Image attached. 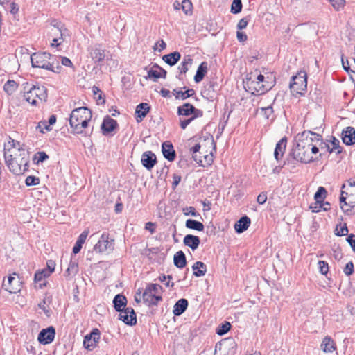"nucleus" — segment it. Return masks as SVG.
I'll list each match as a JSON object with an SVG mask.
<instances>
[{
	"instance_id": "obj_1",
	"label": "nucleus",
	"mask_w": 355,
	"mask_h": 355,
	"mask_svg": "<svg viewBox=\"0 0 355 355\" xmlns=\"http://www.w3.org/2000/svg\"><path fill=\"white\" fill-rule=\"evenodd\" d=\"M12 150L10 154L4 152L5 162L10 171L15 175H19L28 171L29 164V154L27 150L20 147L18 141L12 140Z\"/></svg>"
},
{
	"instance_id": "obj_2",
	"label": "nucleus",
	"mask_w": 355,
	"mask_h": 355,
	"mask_svg": "<svg viewBox=\"0 0 355 355\" xmlns=\"http://www.w3.org/2000/svg\"><path fill=\"white\" fill-rule=\"evenodd\" d=\"M341 209L347 215L355 214V182L349 180L343 184L340 196Z\"/></svg>"
},
{
	"instance_id": "obj_3",
	"label": "nucleus",
	"mask_w": 355,
	"mask_h": 355,
	"mask_svg": "<svg viewBox=\"0 0 355 355\" xmlns=\"http://www.w3.org/2000/svg\"><path fill=\"white\" fill-rule=\"evenodd\" d=\"M92 116V112L86 107L74 109L70 115L69 124L74 134H82Z\"/></svg>"
},
{
	"instance_id": "obj_4",
	"label": "nucleus",
	"mask_w": 355,
	"mask_h": 355,
	"mask_svg": "<svg viewBox=\"0 0 355 355\" xmlns=\"http://www.w3.org/2000/svg\"><path fill=\"white\" fill-rule=\"evenodd\" d=\"M31 60L33 67L42 68L53 72H58L55 70V64H57V69L61 68L58 65L57 57L47 52H37L33 53L31 55Z\"/></svg>"
},
{
	"instance_id": "obj_5",
	"label": "nucleus",
	"mask_w": 355,
	"mask_h": 355,
	"mask_svg": "<svg viewBox=\"0 0 355 355\" xmlns=\"http://www.w3.org/2000/svg\"><path fill=\"white\" fill-rule=\"evenodd\" d=\"M298 140L296 146L292 150L291 155L293 158L302 163H309L313 161V157L310 153L311 146V140L300 138L298 135Z\"/></svg>"
},
{
	"instance_id": "obj_6",
	"label": "nucleus",
	"mask_w": 355,
	"mask_h": 355,
	"mask_svg": "<svg viewBox=\"0 0 355 355\" xmlns=\"http://www.w3.org/2000/svg\"><path fill=\"white\" fill-rule=\"evenodd\" d=\"M24 98L32 105H36L37 98L40 101H46L47 98V89L44 86L30 85L28 83L24 84Z\"/></svg>"
},
{
	"instance_id": "obj_7",
	"label": "nucleus",
	"mask_w": 355,
	"mask_h": 355,
	"mask_svg": "<svg viewBox=\"0 0 355 355\" xmlns=\"http://www.w3.org/2000/svg\"><path fill=\"white\" fill-rule=\"evenodd\" d=\"M244 84L245 89L252 95H261L265 94L272 87V85L269 83H267V84L263 83L256 80H251V78H247L244 82Z\"/></svg>"
},
{
	"instance_id": "obj_8",
	"label": "nucleus",
	"mask_w": 355,
	"mask_h": 355,
	"mask_svg": "<svg viewBox=\"0 0 355 355\" xmlns=\"http://www.w3.org/2000/svg\"><path fill=\"white\" fill-rule=\"evenodd\" d=\"M306 74L300 73L297 76H293L292 81L290 83V88L293 92L297 94H302V91L306 89Z\"/></svg>"
},
{
	"instance_id": "obj_9",
	"label": "nucleus",
	"mask_w": 355,
	"mask_h": 355,
	"mask_svg": "<svg viewBox=\"0 0 355 355\" xmlns=\"http://www.w3.org/2000/svg\"><path fill=\"white\" fill-rule=\"evenodd\" d=\"M90 56L94 62L99 66H102L105 60H109V55L102 49L101 45L96 44L90 49Z\"/></svg>"
},
{
	"instance_id": "obj_10",
	"label": "nucleus",
	"mask_w": 355,
	"mask_h": 355,
	"mask_svg": "<svg viewBox=\"0 0 355 355\" xmlns=\"http://www.w3.org/2000/svg\"><path fill=\"white\" fill-rule=\"evenodd\" d=\"M114 249V240H109V234L106 233L102 234L100 239L94 245V250L99 253H103L106 250L112 251Z\"/></svg>"
},
{
	"instance_id": "obj_11",
	"label": "nucleus",
	"mask_w": 355,
	"mask_h": 355,
	"mask_svg": "<svg viewBox=\"0 0 355 355\" xmlns=\"http://www.w3.org/2000/svg\"><path fill=\"white\" fill-rule=\"evenodd\" d=\"M100 331L98 329H94L92 331L84 337L83 345L89 351L93 350L100 339Z\"/></svg>"
},
{
	"instance_id": "obj_12",
	"label": "nucleus",
	"mask_w": 355,
	"mask_h": 355,
	"mask_svg": "<svg viewBox=\"0 0 355 355\" xmlns=\"http://www.w3.org/2000/svg\"><path fill=\"white\" fill-rule=\"evenodd\" d=\"M119 313V319L125 324L133 326L137 324L136 313L132 307H127Z\"/></svg>"
},
{
	"instance_id": "obj_13",
	"label": "nucleus",
	"mask_w": 355,
	"mask_h": 355,
	"mask_svg": "<svg viewBox=\"0 0 355 355\" xmlns=\"http://www.w3.org/2000/svg\"><path fill=\"white\" fill-rule=\"evenodd\" d=\"M55 329L52 326L43 329L38 334L37 340L40 343L47 345L52 343L55 338Z\"/></svg>"
},
{
	"instance_id": "obj_14",
	"label": "nucleus",
	"mask_w": 355,
	"mask_h": 355,
	"mask_svg": "<svg viewBox=\"0 0 355 355\" xmlns=\"http://www.w3.org/2000/svg\"><path fill=\"white\" fill-rule=\"evenodd\" d=\"M2 286L6 291L10 293H17L21 291L19 279L12 276H9L7 282L4 280Z\"/></svg>"
},
{
	"instance_id": "obj_15",
	"label": "nucleus",
	"mask_w": 355,
	"mask_h": 355,
	"mask_svg": "<svg viewBox=\"0 0 355 355\" xmlns=\"http://www.w3.org/2000/svg\"><path fill=\"white\" fill-rule=\"evenodd\" d=\"M141 162L144 167L150 171L157 163L156 155L152 151H146L141 155Z\"/></svg>"
},
{
	"instance_id": "obj_16",
	"label": "nucleus",
	"mask_w": 355,
	"mask_h": 355,
	"mask_svg": "<svg viewBox=\"0 0 355 355\" xmlns=\"http://www.w3.org/2000/svg\"><path fill=\"white\" fill-rule=\"evenodd\" d=\"M144 302L148 306L157 305L162 300L159 295L153 294L149 288H146L142 295Z\"/></svg>"
},
{
	"instance_id": "obj_17",
	"label": "nucleus",
	"mask_w": 355,
	"mask_h": 355,
	"mask_svg": "<svg viewBox=\"0 0 355 355\" xmlns=\"http://www.w3.org/2000/svg\"><path fill=\"white\" fill-rule=\"evenodd\" d=\"M118 123L116 120L112 119L110 116H106L101 124L102 132L104 135H107L116 129Z\"/></svg>"
},
{
	"instance_id": "obj_18",
	"label": "nucleus",
	"mask_w": 355,
	"mask_h": 355,
	"mask_svg": "<svg viewBox=\"0 0 355 355\" xmlns=\"http://www.w3.org/2000/svg\"><path fill=\"white\" fill-rule=\"evenodd\" d=\"M343 142L347 145H353L355 144V129L353 127L348 126L342 132Z\"/></svg>"
},
{
	"instance_id": "obj_19",
	"label": "nucleus",
	"mask_w": 355,
	"mask_h": 355,
	"mask_svg": "<svg viewBox=\"0 0 355 355\" xmlns=\"http://www.w3.org/2000/svg\"><path fill=\"white\" fill-rule=\"evenodd\" d=\"M162 151L164 158L169 162H173L175 159L176 153L170 141H165L162 144Z\"/></svg>"
},
{
	"instance_id": "obj_20",
	"label": "nucleus",
	"mask_w": 355,
	"mask_h": 355,
	"mask_svg": "<svg viewBox=\"0 0 355 355\" xmlns=\"http://www.w3.org/2000/svg\"><path fill=\"white\" fill-rule=\"evenodd\" d=\"M287 139L286 137L282 138L276 144L275 151H274V157L275 159L278 162L279 161L284 153L286 148Z\"/></svg>"
},
{
	"instance_id": "obj_21",
	"label": "nucleus",
	"mask_w": 355,
	"mask_h": 355,
	"mask_svg": "<svg viewBox=\"0 0 355 355\" xmlns=\"http://www.w3.org/2000/svg\"><path fill=\"white\" fill-rule=\"evenodd\" d=\"M251 223L250 218L244 216L240 218V219L234 224L235 231L239 233H243L249 227Z\"/></svg>"
},
{
	"instance_id": "obj_22",
	"label": "nucleus",
	"mask_w": 355,
	"mask_h": 355,
	"mask_svg": "<svg viewBox=\"0 0 355 355\" xmlns=\"http://www.w3.org/2000/svg\"><path fill=\"white\" fill-rule=\"evenodd\" d=\"M127 298L122 294H117L113 299L114 308L117 312L125 309L127 305Z\"/></svg>"
},
{
	"instance_id": "obj_23",
	"label": "nucleus",
	"mask_w": 355,
	"mask_h": 355,
	"mask_svg": "<svg viewBox=\"0 0 355 355\" xmlns=\"http://www.w3.org/2000/svg\"><path fill=\"white\" fill-rule=\"evenodd\" d=\"M150 106L146 103H141L136 107L135 114H137V122H141L147 115L150 110Z\"/></svg>"
},
{
	"instance_id": "obj_24",
	"label": "nucleus",
	"mask_w": 355,
	"mask_h": 355,
	"mask_svg": "<svg viewBox=\"0 0 355 355\" xmlns=\"http://www.w3.org/2000/svg\"><path fill=\"white\" fill-rule=\"evenodd\" d=\"M184 245L189 247L193 250H196L200 243V238L193 234H187L183 239Z\"/></svg>"
},
{
	"instance_id": "obj_25",
	"label": "nucleus",
	"mask_w": 355,
	"mask_h": 355,
	"mask_svg": "<svg viewBox=\"0 0 355 355\" xmlns=\"http://www.w3.org/2000/svg\"><path fill=\"white\" fill-rule=\"evenodd\" d=\"M173 8L175 10H180L186 15H190L192 12L193 5L189 0H183L181 3L175 1L173 3Z\"/></svg>"
},
{
	"instance_id": "obj_26",
	"label": "nucleus",
	"mask_w": 355,
	"mask_h": 355,
	"mask_svg": "<svg viewBox=\"0 0 355 355\" xmlns=\"http://www.w3.org/2000/svg\"><path fill=\"white\" fill-rule=\"evenodd\" d=\"M188 304L187 299L182 298L178 300L173 306V313L174 315L179 316L182 315L187 310Z\"/></svg>"
},
{
	"instance_id": "obj_27",
	"label": "nucleus",
	"mask_w": 355,
	"mask_h": 355,
	"mask_svg": "<svg viewBox=\"0 0 355 355\" xmlns=\"http://www.w3.org/2000/svg\"><path fill=\"white\" fill-rule=\"evenodd\" d=\"M320 347L324 352H332L336 349L334 341L328 336L323 338Z\"/></svg>"
},
{
	"instance_id": "obj_28",
	"label": "nucleus",
	"mask_w": 355,
	"mask_h": 355,
	"mask_svg": "<svg viewBox=\"0 0 355 355\" xmlns=\"http://www.w3.org/2000/svg\"><path fill=\"white\" fill-rule=\"evenodd\" d=\"M194 110V106L189 103H185L182 105L178 107L177 114L180 117L189 116L192 115Z\"/></svg>"
},
{
	"instance_id": "obj_29",
	"label": "nucleus",
	"mask_w": 355,
	"mask_h": 355,
	"mask_svg": "<svg viewBox=\"0 0 355 355\" xmlns=\"http://www.w3.org/2000/svg\"><path fill=\"white\" fill-rule=\"evenodd\" d=\"M208 64L206 62H202L198 67L196 73L194 76V81L196 83H200L204 77L207 73Z\"/></svg>"
},
{
	"instance_id": "obj_30",
	"label": "nucleus",
	"mask_w": 355,
	"mask_h": 355,
	"mask_svg": "<svg viewBox=\"0 0 355 355\" xmlns=\"http://www.w3.org/2000/svg\"><path fill=\"white\" fill-rule=\"evenodd\" d=\"M180 58L181 55L178 51H174L162 57V60L170 66L175 65Z\"/></svg>"
},
{
	"instance_id": "obj_31",
	"label": "nucleus",
	"mask_w": 355,
	"mask_h": 355,
	"mask_svg": "<svg viewBox=\"0 0 355 355\" xmlns=\"http://www.w3.org/2000/svg\"><path fill=\"white\" fill-rule=\"evenodd\" d=\"M174 265L178 268H183L187 264L186 256L184 253L180 250L174 254Z\"/></svg>"
},
{
	"instance_id": "obj_32",
	"label": "nucleus",
	"mask_w": 355,
	"mask_h": 355,
	"mask_svg": "<svg viewBox=\"0 0 355 355\" xmlns=\"http://www.w3.org/2000/svg\"><path fill=\"white\" fill-rule=\"evenodd\" d=\"M193 275L198 277H202L206 274L207 266L202 261H196L192 266Z\"/></svg>"
},
{
	"instance_id": "obj_33",
	"label": "nucleus",
	"mask_w": 355,
	"mask_h": 355,
	"mask_svg": "<svg viewBox=\"0 0 355 355\" xmlns=\"http://www.w3.org/2000/svg\"><path fill=\"white\" fill-rule=\"evenodd\" d=\"M88 233L89 231L85 230L80 234L73 248V253L77 254L80 251L83 243L85 242Z\"/></svg>"
},
{
	"instance_id": "obj_34",
	"label": "nucleus",
	"mask_w": 355,
	"mask_h": 355,
	"mask_svg": "<svg viewBox=\"0 0 355 355\" xmlns=\"http://www.w3.org/2000/svg\"><path fill=\"white\" fill-rule=\"evenodd\" d=\"M183 89H185L184 92L173 89V94L175 96V98L185 100L195 94V90L193 89H187L186 87H184Z\"/></svg>"
},
{
	"instance_id": "obj_35",
	"label": "nucleus",
	"mask_w": 355,
	"mask_h": 355,
	"mask_svg": "<svg viewBox=\"0 0 355 355\" xmlns=\"http://www.w3.org/2000/svg\"><path fill=\"white\" fill-rule=\"evenodd\" d=\"M201 155H193V159L195 162H196L200 166H205L206 165H210L213 162L212 155H203V159H202Z\"/></svg>"
},
{
	"instance_id": "obj_36",
	"label": "nucleus",
	"mask_w": 355,
	"mask_h": 355,
	"mask_svg": "<svg viewBox=\"0 0 355 355\" xmlns=\"http://www.w3.org/2000/svg\"><path fill=\"white\" fill-rule=\"evenodd\" d=\"M192 64L193 59L191 58L190 55H187L184 57L183 60L178 66V70L180 71V73L185 74L188 71L189 67H191Z\"/></svg>"
},
{
	"instance_id": "obj_37",
	"label": "nucleus",
	"mask_w": 355,
	"mask_h": 355,
	"mask_svg": "<svg viewBox=\"0 0 355 355\" xmlns=\"http://www.w3.org/2000/svg\"><path fill=\"white\" fill-rule=\"evenodd\" d=\"M299 135H300V138L311 140L312 142L313 141L322 140V136L320 134L313 132L311 130H305V131L302 132Z\"/></svg>"
},
{
	"instance_id": "obj_38",
	"label": "nucleus",
	"mask_w": 355,
	"mask_h": 355,
	"mask_svg": "<svg viewBox=\"0 0 355 355\" xmlns=\"http://www.w3.org/2000/svg\"><path fill=\"white\" fill-rule=\"evenodd\" d=\"M185 226L188 229H191L200 232L204 230V225L201 222L193 219L187 220Z\"/></svg>"
},
{
	"instance_id": "obj_39",
	"label": "nucleus",
	"mask_w": 355,
	"mask_h": 355,
	"mask_svg": "<svg viewBox=\"0 0 355 355\" xmlns=\"http://www.w3.org/2000/svg\"><path fill=\"white\" fill-rule=\"evenodd\" d=\"M17 88V84L15 80H8L4 85V91L8 94H12Z\"/></svg>"
},
{
	"instance_id": "obj_40",
	"label": "nucleus",
	"mask_w": 355,
	"mask_h": 355,
	"mask_svg": "<svg viewBox=\"0 0 355 355\" xmlns=\"http://www.w3.org/2000/svg\"><path fill=\"white\" fill-rule=\"evenodd\" d=\"M231 328V324L229 322H224L221 324H220L217 329H216V334L220 336H223L225 334H227Z\"/></svg>"
},
{
	"instance_id": "obj_41",
	"label": "nucleus",
	"mask_w": 355,
	"mask_h": 355,
	"mask_svg": "<svg viewBox=\"0 0 355 355\" xmlns=\"http://www.w3.org/2000/svg\"><path fill=\"white\" fill-rule=\"evenodd\" d=\"M331 140L332 147L329 150V153H333L336 150V154H340L342 152V147L340 146V141L335 137H332Z\"/></svg>"
},
{
	"instance_id": "obj_42",
	"label": "nucleus",
	"mask_w": 355,
	"mask_h": 355,
	"mask_svg": "<svg viewBox=\"0 0 355 355\" xmlns=\"http://www.w3.org/2000/svg\"><path fill=\"white\" fill-rule=\"evenodd\" d=\"M78 272V265L76 261H71L65 271L68 275H75Z\"/></svg>"
},
{
	"instance_id": "obj_43",
	"label": "nucleus",
	"mask_w": 355,
	"mask_h": 355,
	"mask_svg": "<svg viewBox=\"0 0 355 355\" xmlns=\"http://www.w3.org/2000/svg\"><path fill=\"white\" fill-rule=\"evenodd\" d=\"M242 7L241 0H233L231 6V12L233 14H238L241 12Z\"/></svg>"
},
{
	"instance_id": "obj_44",
	"label": "nucleus",
	"mask_w": 355,
	"mask_h": 355,
	"mask_svg": "<svg viewBox=\"0 0 355 355\" xmlns=\"http://www.w3.org/2000/svg\"><path fill=\"white\" fill-rule=\"evenodd\" d=\"M327 191L324 187H320L314 195V199L315 200H323L326 198Z\"/></svg>"
},
{
	"instance_id": "obj_45",
	"label": "nucleus",
	"mask_w": 355,
	"mask_h": 355,
	"mask_svg": "<svg viewBox=\"0 0 355 355\" xmlns=\"http://www.w3.org/2000/svg\"><path fill=\"white\" fill-rule=\"evenodd\" d=\"M182 211L185 216H191L193 217L199 216L200 214L196 210L195 207L192 206L186 207L182 209Z\"/></svg>"
},
{
	"instance_id": "obj_46",
	"label": "nucleus",
	"mask_w": 355,
	"mask_h": 355,
	"mask_svg": "<svg viewBox=\"0 0 355 355\" xmlns=\"http://www.w3.org/2000/svg\"><path fill=\"white\" fill-rule=\"evenodd\" d=\"M25 184L26 186H35L40 184V179L33 175L28 176L25 180Z\"/></svg>"
},
{
	"instance_id": "obj_47",
	"label": "nucleus",
	"mask_w": 355,
	"mask_h": 355,
	"mask_svg": "<svg viewBox=\"0 0 355 355\" xmlns=\"http://www.w3.org/2000/svg\"><path fill=\"white\" fill-rule=\"evenodd\" d=\"M148 77L149 78H153L154 80L161 78L159 70L158 71L156 67H152V68L148 71Z\"/></svg>"
},
{
	"instance_id": "obj_48",
	"label": "nucleus",
	"mask_w": 355,
	"mask_h": 355,
	"mask_svg": "<svg viewBox=\"0 0 355 355\" xmlns=\"http://www.w3.org/2000/svg\"><path fill=\"white\" fill-rule=\"evenodd\" d=\"M35 159H37V164L44 162L49 159V155L44 151L37 152L35 155Z\"/></svg>"
},
{
	"instance_id": "obj_49",
	"label": "nucleus",
	"mask_w": 355,
	"mask_h": 355,
	"mask_svg": "<svg viewBox=\"0 0 355 355\" xmlns=\"http://www.w3.org/2000/svg\"><path fill=\"white\" fill-rule=\"evenodd\" d=\"M146 288H149L150 291L155 295H158L162 292V287L157 284H149L146 286Z\"/></svg>"
},
{
	"instance_id": "obj_50",
	"label": "nucleus",
	"mask_w": 355,
	"mask_h": 355,
	"mask_svg": "<svg viewBox=\"0 0 355 355\" xmlns=\"http://www.w3.org/2000/svg\"><path fill=\"white\" fill-rule=\"evenodd\" d=\"M250 18V16H247V17H245L239 20V23L237 24L236 28L239 30H243V29L245 28L248 24Z\"/></svg>"
},
{
	"instance_id": "obj_51",
	"label": "nucleus",
	"mask_w": 355,
	"mask_h": 355,
	"mask_svg": "<svg viewBox=\"0 0 355 355\" xmlns=\"http://www.w3.org/2000/svg\"><path fill=\"white\" fill-rule=\"evenodd\" d=\"M36 129L39 130V131L41 133L44 132V130H46L47 131L51 130V128H50L49 125L47 123V121H40L36 126Z\"/></svg>"
},
{
	"instance_id": "obj_52",
	"label": "nucleus",
	"mask_w": 355,
	"mask_h": 355,
	"mask_svg": "<svg viewBox=\"0 0 355 355\" xmlns=\"http://www.w3.org/2000/svg\"><path fill=\"white\" fill-rule=\"evenodd\" d=\"M318 267L320 269V272L322 275H327L329 271V266L327 262L324 261H318Z\"/></svg>"
},
{
	"instance_id": "obj_53",
	"label": "nucleus",
	"mask_w": 355,
	"mask_h": 355,
	"mask_svg": "<svg viewBox=\"0 0 355 355\" xmlns=\"http://www.w3.org/2000/svg\"><path fill=\"white\" fill-rule=\"evenodd\" d=\"M261 112L266 119H269L273 114V109L272 106L261 108Z\"/></svg>"
},
{
	"instance_id": "obj_54",
	"label": "nucleus",
	"mask_w": 355,
	"mask_h": 355,
	"mask_svg": "<svg viewBox=\"0 0 355 355\" xmlns=\"http://www.w3.org/2000/svg\"><path fill=\"white\" fill-rule=\"evenodd\" d=\"M332 6L337 10H340L345 6V0H329Z\"/></svg>"
},
{
	"instance_id": "obj_55",
	"label": "nucleus",
	"mask_w": 355,
	"mask_h": 355,
	"mask_svg": "<svg viewBox=\"0 0 355 355\" xmlns=\"http://www.w3.org/2000/svg\"><path fill=\"white\" fill-rule=\"evenodd\" d=\"M343 272L347 276H349L354 272V263L352 261H349L346 264Z\"/></svg>"
},
{
	"instance_id": "obj_56",
	"label": "nucleus",
	"mask_w": 355,
	"mask_h": 355,
	"mask_svg": "<svg viewBox=\"0 0 355 355\" xmlns=\"http://www.w3.org/2000/svg\"><path fill=\"white\" fill-rule=\"evenodd\" d=\"M322 201L318 199L313 204L311 205L310 208L312 209L313 212H318L322 209Z\"/></svg>"
},
{
	"instance_id": "obj_57",
	"label": "nucleus",
	"mask_w": 355,
	"mask_h": 355,
	"mask_svg": "<svg viewBox=\"0 0 355 355\" xmlns=\"http://www.w3.org/2000/svg\"><path fill=\"white\" fill-rule=\"evenodd\" d=\"M172 279V276H171V275L166 276V275H161L159 277V280L162 282H164L166 279H168V281L165 283V285L167 287H170V286L173 287L174 286V283L170 282V279Z\"/></svg>"
},
{
	"instance_id": "obj_58",
	"label": "nucleus",
	"mask_w": 355,
	"mask_h": 355,
	"mask_svg": "<svg viewBox=\"0 0 355 355\" xmlns=\"http://www.w3.org/2000/svg\"><path fill=\"white\" fill-rule=\"evenodd\" d=\"M336 235L338 236L347 235L348 234V228L345 224L344 226L340 227V230H338V227H336Z\"/></svg>"
},
{
	"instance_id": "obj_59",
	"label": "nucleus",
	"mask_w": 355,
	"mask_h": 355,
	"mask_svg": "<svg viewBox=\"0 0 355 355\" xmlns=\"http://www.w3.org/2000/svg\"><path fill=\"white\" fill-rule=\"evenodd\" d=\"M53 27L56 28V31L60 33L61 39H62V25L60 22H58L55 20L53 21L51 24Z\"/></svg>"
},
{
	"instance_id": "obj_60",
	"label": "nucleus",
	"mask_w": 355,
	"mask_h": 355,
	"mask_svg": "<svg viewBox=\"0 0 355 355\" xmlns=\"http://www.w3.org/2000/svg\"><path fill=\"white\" fill-rule=\"evenodd\" d=\"M347 241L350 245L352 250L355 252V235L351 234L347 237Z\"/></svg>"
},
{
	"instance_id": "obj_61",
	"label": "nucleus",
	"mask_w": 355,
	"mask_h": 355,
	"mask_svg": "<svg viewBox=\"0 0 355 355\" xmlns=\"http://www.w3.org/2000/svg\"><path fill=\"white\" fill-rule=\"evenodd\" d=\"M46 265H47V275H51L55 270V263L52 260H49L47 262H46Z\"/></svg>"
},
{
	"instance_id": "obj_62",
	"label": "nucleus",
	"mask_w": 355,
	"mask_h": 355,
	"mask_svg": "<svg viewBox=\"0 0 355 355\" xmlns=\"http://www.w3.org/2000/svg\"><path fill=\"white\" fill-rule=\"evenodd\" d=\"M236 37L239 42H245L248 40V36L244 32L237 31Z\"/></svg>"
},
{
	"instance_id": "obj_63",
	"label": "nucleus",
	"mask_w": 355,
	"mask_h": 355,
	"mask_svg": "<svg viewBox=\"0 0 355 355\" xmlns=\"http://www.w3.org/2000/svg\"><path fill=\"white\" fill-rule=\"evenodd\" d=\"M155 223L152 222H148L145 224V229L148 230L150 234H153L155 232Z\"/></svg>"
},
{
	"instance_id": "obj_64",
	"label": "nucleus",
	"mask_w": 355,
	"mask_h": 355,
	"mask_svg": "<svg viewBox=\"0 0 355 355\" xmlns=\"http://www.w3.org/2000/svg\"><path fill=\"white\" fill-rule=\"evenodd\" d=\"M267 200V195L266 193H261L258 196L257 201L259 204L263 205Z\"/></svg>"
}]
</instances>
